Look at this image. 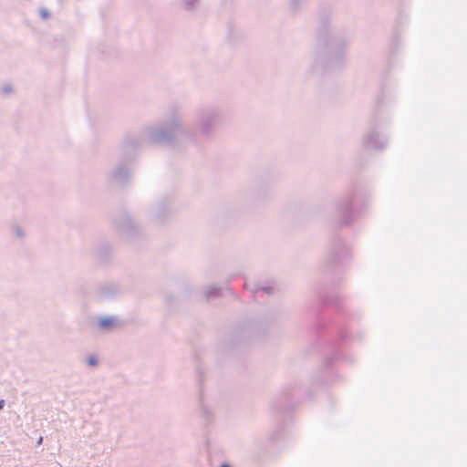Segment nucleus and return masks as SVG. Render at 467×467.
<instances>
[{
    "label": "nucleus",
    "instance_id": "f257e3e1",
    "mask_svg": "<svg viewBox=\"0 0 467 467\" xmlns=\"http://www.w3.org/2000/svg\"><path fill=\"white\" fill-rule=\"evenodd\" d=\"M221 120V112L214 107L199 109L194 115V134L192 136L187 130L182 115L171 111L166 118L143 130L140 134L127 135L120 146L122 156L130 159L132 154L144 143H157L173 146L180 138L184 137L197 142L198 140L213 138L216 127Z\"/></svg>",
    "mask_w": 467,
    "mask_h": 467
},
{
    "label": "nucleus",
    "instance_id": "f03ea898",
    "mask_svg": "<svg viewBox=\"0 0 467 467\" xmlns=\"http://www.w3.org/2000/svg\"><path fill=\"white\" fill-rule=\"evenodd\" d=\"M318 43L320 47L327 49L326 57H317L313 65V70L317 72H325L339 67L343 65L344 57L341 52L337 51V41L328 36L327 30H321L318 33Z\"/></svg>",
    "mask_w": 467,
    "mask_h": 467
},
{
    "label": "nucleus",
    "instance_id": "7ed1b4c3",
    "mask_svg": "<svg viewBox=\"0 0 467 467\" xmlns=\"http://www.w3.org/2000/svg\"><path fill=\"white\" fill-rule=\"evenodd\" d=\"M353 200L354 195L352 193H348L339 198L335 202V211L340 225H349L353 222L355 218V214L352 210Z\"/></svg>",
    "mask_w": 467,
    "mask_h": 467
},
{
    "label": "nucleus",
    "instance_id": "20e7f679",
    "mask_svg": "<svg viewBox=\"0 0 467 467\" xmlns=\"http://www.w3.org/2000/svg\"><path fill=\"white\" fill-rule=\"evenodd\" d=\"M361 146L363 151L366 153L371 154L376 153L379 149V125L376 119H374L367 131H365Z\"/></svg>",
    "mask_w": 467,
    "mask_h": 467
},
{
    "label": "nucleus",
    "instance_id": "39448f33",
    "mask_svg": "<svg viewBox=\"0 0 467 467\" xmlns=\"http://www.w3.org/2000/svg\"><path fill=\"white\" fill-rule=\"evenodd\" d=\"M117 230L125 237L132 238L140 234L139 225L132 220L129 213L120 214L114 220Z\"/></svg>",
    "mask_w": 467,
    "mask_h": 467
},
{
    "label": "nucleus",
    "instance_id": "423d86ee",
    "mask_svg": "<svg viewBox=\"0 0 467 467\" xmlns=\"http://www.w3.org/2000/svg\"><path fill=\"white\" fill-rule=\"evenodd\" d=\"M130 176V170L127 161L120 162L107 174L109 182L118 186L124 185L129 181Z\"/></svg>",
    "mask_w": 467,
    "mask_h": 467
},
{
    "label": "nucleus",
    "instance_id": "0eeeda50",
    "mask_svg": "<svg viewBox=\"0 0 467 467\" xmlns=\"http://www.w3.org/2000/svg\"><path fill=\"white\" fill-rule=\"evenodd\" d=\"M98 328L104 332H111L119 327V321L116 317H103L98 318Z\"/></svg>",
    "mask_w": 467,
    "mask_h": 467
},
{
    "label": "nucleus",
    "instance_id": "6e6552de",
    "mask_svg": "<svg viewBox=\"0 0 467 467\" xmlns=\"http://www.w3.org/2000/svg\"><path fill=\"white\" fill-rule=\"evenodd\" d=\"M170 208L167 207L166 204L160 202L152 208V215L157 219H161L164 215H166L170 212Z\"/></svg>",
    "mask_w": 467,
    "mask_h": 467
},
{
    "label": "nucleus",
    "instance_id": "1a4fd4ad",
    "mask_svg": "<svg viewBox=\"0 0 467 467\" xmlns=\"http://www.w3.org/2000/svg\"><path fill=\"white\" fill-rule=\"evenodd\" d=\"M182 7L188 12L194 11L201 4V0H180Z\"/></svg>",
    "mask_w": 467,
    "mask_h": 467
},
{
    "label": "nucleus",
    "instance_id": "9d476101",
    "mask_svg": "<svg viewBox=\"0 0 467 467\" xmlns=\"http://www.w3.org/2000/svg\"><path fill=\"white\" fill-rule=\"evenodd\" d=\"M221 295V289L217 286H210L207 290L204 292V296L206 299H210L213 297H217Z\"/></svg>",
    "mask_w": 467,
    "mask_h": 467
},
{
    "label": "nucleus",
    "instance_id": "9b49d317",
    "mask_svg": "<svg viewBox=\"0 0 467 467\" xmlns=\"http://www.w3.org/2000/svg\"><path fill=\"white\" fill-rule=\"evenodd\" d=\"M337 258H338L337 251L333 250L329 254V255H328V257L327 259V264L332 265L336 260H337Z\"/></svg>",
    "mask_w": 467,
    "mask_h": 467
},
{
    "label": "nucleus",
    "instance_id": "f8f14e48",
    "mask_svg": "<svg viewBox=\"0 0 467 467\" xmlns=\"http://www.w3.org/2000/svg\"><path fill=\"white\" fill-rule=\"evenodd\" d=\"M13 233L18 238H23L25 235L23 229L18 225L13 226Z\"/></svg>",
    "mask_w": 467,
    "mask_h": 467
},
{
    "label": "nucleus",
    "instance_id": "ddd939ff",
    "mask_svg": "<svg viewBox=\"0 0 467 467\" xmlns=\"http://www.w3.org/2000/svg\"><path fill=\"white\" fill-rule=\"evenodd\" d=\"M87 364L89 366V367H97L98 364H99V360L98 358L95 357V356H89L88 358H87Z\"/></svg>",
    "mask_w": 467,
    "mask_h": 467
},
{
    "label": "nucleus",
    "instance_id": "4468645a",
    "mask_svg": "<svg viewBox=\"0 0 467 467\" xmlns=\"http://www.w3.org/2000/svg\"><path fill=\"white\" fill-rule=\"evenodd\" d=\"M272 290L273 288L272 287H260V288H256L255 290H253L254 293H258L259 291H264L265 292L266 294H271L272 293Z\"/></svg>",
    "mask_w": 467,
    "mask_h": 467
},
{
    "label": "nucleus",
    "instance_id": "2eb2a0df",
    "mask_svg": "<svg viewBox=\"0 0 467 467\" xmlns=\"http://www.w3.org/2000/svg\"><path fill=\"white\" fill-rule=\"evenodd\" d=\"M301 0H291L290 1V7L293 9V10H296L301 4Z\"/></svg>",
    "mask_w": 467,
    "mask_h": 467
},
{
    "label": "nucleus",
    "instance_id": "dca6fc26",
    "mask_svg": "<svg viewBox=\"0 0 467 467\" xmlns=\"http://www.w3.org/2000/svg\"><path fill=\"white\" fill-rule=\"evenodd\" d=\"M2 92L4 94H9V93H12L13 92V88H12V86L7 84V85H5L3 88H2Z\"/></svg>",
    "mask_w": 467,
    "mask_h": 467
},
{
    "label": "nucleus",
    "instance_id": "f3484780",
    "mask_svg": "<svg viewBox=\"0 0 467 467\" xmlns=\"http://www.w3.org/2000/svg\"><path fill=\"white\" fill-rule=\"evenodd\" d=\"M40 16H41V17H43V18H45V19H46V18H47V17H49V12H48V10H47V9H45V8H42V9L40 10Z\"/></svg>",
    "mask_w": 467,
    "mask_h": 467
},
{
    "label": "nucleus",
    "instance_id": "a211bd4d",
    "mask_svg": "<svg viewBox=\"0 0 467 467\" xmlns=\"http://www.w3.org/2000/svg\"><path fill=\"white\" fill-rule=\"evenodd\" d=\"M42 442H43V437H42V436H40V437L38 438L37 441H36V445H40V444H42Z\"/></svg>",
    "mask_w": 467,
    "mask_h": 467
},
{
    "label": "nucleus",
    "instance_id": "6ab92c4d",
    "mask_svg": "<svg viewBox=\"0 0 467 467\" xmlns=\"http://www.w3.org/2000/svg\"><path fill=\"white\" fill-rule=\"evenodd\" d=\"M4 405H5V400H0V410H3Z\"/></svg>",
    "mask_w": 467,
    "mask_h": 467
},
{
    "label": "nucleus",
    "instance_id": "aec40b11",
    "mask_svg": "<svg viewBox=\"0 0 467 467\" xmlns=\"http://www.w3.org/2000/svg\"><path fill=\"white\" fill-rule=\"evenodd\" d=\"M109 253V247L106 246L105 247V255L108 254Z\"/></svg>",
    "mask_w": 467,
    "mask_h": 467
},
{
    "label": "nucleus",
    "instance_id": "412c9836",
    "mask_svg": "<svg viewBox=\"0 0 467 467\" xmlns=\"http://www.w3.org/2000/svg\"><path fill=\"white\" fill-rule=\"evenodd\" d=\"M220 467H231L229 464H223Z\"/></svg>",
    "mask_w": 467,
    "mask_h": 467
},
{
    "label": "nucleus",
    "instance_id": "4be33fe9",
    "mask_svg": "<svg viewBox=\"0 0 467 467\" xmlns=\"http://www.w3.org/2000/svg\"><path fill=\"white\" fill-rule=\"evenodd\" d=\"M98 255H99V257H103L104 256V254H99Z\"/></svg>",
    "mask_w": 467,
    "mask_h": 467
}]
</instances>
